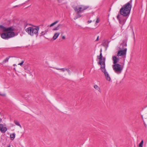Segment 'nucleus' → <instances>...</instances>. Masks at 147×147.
I'll return each instance as SVG.
<instances>
[{"label": "nucleus", "mask_w": 147, "mask_h": 147, "mask_svg": "<svg viewBox=\"0 0 147 147\" xmlns=\"http://www.w3.org/2000/svg\"><path fill=\"white\" fill-rule=\"evenodd\" d=\"M14 123L17 125L19 126L20 128H22V127L21 125L20 124L19 122L16 120H15L13 121Z\"/></svg>", "instance_id": "obj_14"}, {"label": "nucleus", "mask_w": 147, "mask_h": 147, "mask_svg": "<svg viewBox=\"0 0 147 147\" xmlns=\"http://www.w3.org/2000/svg\"><path fill=\"white\" fill-rule=\"evenodd\" d=\"M127 41L126 40H123V41L122 43L121 44L120 46L119 47V49H123L126 48L125 47H127Z\"/></svg>", "instance_id": "obj_11"}, {"label": "nucleus", "mask_w": 147, "mask_h": 147, "mask_svg": "<svg viewBox=\"0 0 147 147\" xmlns=\"http://www.w3.org/2000/svg\"><path fill=\"white\" fill-rule=\"evenodd\" d=\"M98 38H99V36H98L96 40V41H97L98 40Z\"/></svg>", "instance_id": "obj_30"}, {"label": "nucleus", "mask_w": 147, "mask_h": 147, "mask_svg": "<svg viewBox=\"0 0 147 147\" xmlns=\"http://www.w3.org/2000/svg\"><path fill=\"white\" fill-rule=\"evenodd\" d=\"M143 140H142L141 142L140 143L139 145V146L140 147H143Z\"/></svg>", "instance_id": "obj_21"}, {"label": "nucleus", "mask_w": 147, "mask_h": 147, "mask_svg": "<svg viewBox=\"0 0 147 147\" xmlns=\"http://www.w3.org/2000/svg\"><path fill=\"white\" fill-rule=\"evenodd\" d=\"M24 63V61H22L21 63H20L18 64V65H20V66H22L23 63Z\"/></svg>", "instance_id": "obj_23"}, {"label": "nucleus", "mask_w": 147, "mask_h": 147, "mask_svg": "<svg viewBox=\"0 0 147 147\" xmlns=\"http://www.w3.org/2000/svg\"><path fill=\"white\" fill-rule=\"evenodd\" d=\"M131 6L128 2L120 9L119 13L124 16H129L130 13Z\"/></svg>", "instance_id": "obj_2"}, {"label": "nucleus", "mask_w": 147, "mask_h": 147, "mask_svg": "<svg viewBox=\"0 0 147 147\" xmlns=\"http://www.w3.org/2000/svg\"><path fill=\"white\" fill-rule=\"evenodd\" d=\"M91 22H92V21L91 20H88V24L89 23H90Z\"/></svg>", "instance_id": "obj_28"}, {"label": "nucleus", "mask_w": 147, "mask_h": 147, "mask_svg": "<svg viewBox=\"0 0 147 147\" xmlns=\"http://www.w3.org/2000/svg\"><path fill=\"white\" fill-rule=\"evenodd\" d=\"M127 49L125 48L123 49H121L118 51L117 55L118 56H126Z\"/></svg>", "instance_id": "obj_9"}, {"label": "nucleus", "mask_w": 147, "mask_h": 147, "mask_svg": "<svg viewBox=\"0 0 147 147\" xmlns=\"http://www.w3.org/2000/svg\"><path fill=\"white\" fill-rule=\"evenodd\" d=\"M60 34V33L59 32L55 33L53 37V38L54 40L56 39Z\"/></svg>", "instance_id": "obj_13"}, {"label": "nucleus", "mask_w": 147, "mask_h": 147, "mask_svg": "<svg viewBox=\"0 0 147 147\" xmlns=\"http://www.w3.org/2000/svg\"><path fill=\"white\" fill-rule=\"evenodd\" d=\"M8 147H11V146L10 145H9Z\"/></svg>", "instance_id": "obj_36"}, {"label": "nucleus", "mask_w": 147, "mask_h": 147, "mask_svg": "<svg viewBox=\"0 0 147 147\" xmlns=\"http://www.w3.org/2000/svg\"><path fill=\"white\" fill-rule=\"evenodd\" d=\"M7 130V128L3 124H0V131L2 133H5Z\"/></svg>", "instance_id": "obj_10"}, {"label": "nucleus", "mask_w": 147, "mask_h": 147, "mask_svg": "<svg viewBox=\"0 0 147 147\" xmlns=\"http://www.w3.org/2000/svg\"><path fill=\"white\" fill-rule=\"evenodd\" d=\"M61 25H62L61 24H59L56 27L53 28V30H59V27L61 26Z\"/></svg>", "instance_id": "obj_16"}, {"label": "nucleus", "mask_w": 147, "mask_h": 147, "mask_svg": "<svg viewBox=\"0 0 147 147\" xmlns=\"http://www.w3.org/2000/svg\"><path fill=\"white\" fill-rule=\"evenodd\" d=\"M55 68L57 70H61L63 72H64L66 70H67V69L65 68Z\"/></svg>", "instance_id": "obj_18"}, {"label": "nucleus", "mask_w": 147, "mask_h": 147, "mask_svg": "<svg viewBox=\"0 0 147 147\" xmlns=\"http://www.w3.org/2000/svg\"><path fill=\"white\" fill-rule=\"evenodd\" d=\"M10 137L11 140H13L16 137L15 134V133H13L11 134H10Z\"/></svg>", "instance_id": "obj_15"}, {"label": "nucleus", "mask_w": 147, "mask_h": 147, "mask_svg": "<svg viewBox=\"0 0 147 147\" xmlns=\"http://www.w3.org/2000/svg\"><path fill=\"white\" fill-rule=\"evenodd\" d=\"M97 58L100 60L99 61L98 63V64L100 65V67L105 66V58L104 57H102V53H100L99 56H97Z\"/></svg>", "instance_id": "obj_5"}, {"label": "nucleus", "mask_w": 147, "mask_h": 147, "mask_svg": "<svg viewBox=\"0 0 147 147\" xmlns=\"http://www.w3.org/2000/svg\"><path fill=\"white\" fill-rule=\"evenodd\" d=\"M121 65L119 64H115L113 65V68L115 72L118 74L121 73L122 70Z\"/></svg>", "instance_id": "obj_7"}, {"label": "nucleus", "mask_w": 147, "mask_h": 147, "mask_svg": "<svg viewBox=\"0 0 147 147\" xmlns=\"http://www.w3.org/2000/svg\"><path fill=\"white\" fill-rule=\"evenodd\" d=\"M66 71H67V72L69 73H70V71L68 69H67V70H66Z\"/></svg>", "instance_id": "obj_26"}, {"label": "nucleus", "mask_w": 147, "mask_h": 147, "mask_svg": "<svg viewBox=\"0 0 147 147\" xmlns=\"http://www.w3.org/2000/svg\"><path fill=\"white\" fill-rule=\"evenodd\" d=\"M113 60L114 64H117V63L119 61V59L117 58L116 56H114L113 57Z\"/></svg>", "instance_id": "obj_12"}, {"label": "nucleus", "mask_w": 147, "mask_h": 147, "mask_svg": "<svg viewBox=\"0 0 147 147\" xmlns=\"http://www.w3.org/2000/svg\"><path fill=\"white\" fill-rule=\"evenodd\" d=\"M88 8V7L83 5H81L80 7L76 6L74 7V10L76 13V19L81 17V15L80 14V13L83 12L84 10L87 9Z\"/></svg>", "instance_id": "obj_3"}, {"label": "nucleus", "mask_w": 147, "mask_h": 147, "mask_svg": "<svg viewBox=\"0 0 147 147\" xmlns=\"http://www.w3.org/2000/svg\"><path fill=\"white\" fill-rule=\"evenodd\" d=\"M13 66H16V64H14V65H13Z\"/></svg>", "instance_id": "obj_34"}, {"label": "nucleus", "mask_w": 147, "mask_h": 147, "mask_svg": "<svg viewBox=\"0 0 147 147\" xmlns=\"http://www.w3.org/2000/svg\"><path fill=\"white\" fill-rule=\"evenodd\" d=\"M127 16H124L119 13L117 18L119 21V23L120 24L123 23L124 24L125 23L127 19Z\"/></svg>", "instance_id": "obj_6"}, {"label": "nucleus", "mask_w": 147, "mask_h": 147, "mask_svg": "<svg viewBox=\"0 0 147 147\" xmlns=\"http://www.w3.org/2000/svg\"><path fill=\"white\" fill-rule=\"evenodd\" d=\"M105 66L100 67V69L102 72L104 73L106 79L107 81H110L111 80L110 77L108 72L106 71L105 69Z\"/></svg>", "instance_id": "obj_8"}, {"label": "nucleus", "mask_w": 147, "mask_h": 147, "mask_svg": "<svg viewBox=\"0 0 147 147\" xmlns=\"http://www.w3.org/2000/svg\"><path fill=\"white\" fill-rule=\"evenodd\" d=\"M39 28L38 26H37V33H38V30H39Z\"/></svg>", "instance_id": "obj_29"}, {"label": "nucleus", "mask_w": 147, "mask_h": 147, "mask_svg": "<svg viewBox=\"0 0 147 147\" xmlns=\"http://www.w3.org/2000/svg\"><path fill=\"white\" fill-rule=\"evenodd\" d=\"M132 0H131L130 1V2L131 3V2H132Z\"/></svg>", "instance_id": "obj_35"}, {"label": "nucleus", "mask_w": 147, "mask_h": 147, "mask_svg": "<svg viewBox=\"0 0 147 147\" xmlns=\"http://www.w3.org/2000/svg\"><path fill=\"white\" fill-rule=\"evenodd\" d=\"M62 38L63 39H65V37L64 36H63L62 37Z\"/></svg>", "instance_id": "obj_31"}, {"label": "nucleus", "mask_w": 147, "mask_h": 147, "mask_svg": "<svg viewBox=\"0 0 147 147\" xmlns=\"http://www.w3.org/2000/svg\"><path fill=\"white\" fill-rule=\"evenodd\" d=\"M144 125H145V127H146V125L145 124V123H144Z\"/></svg>", "instance_id": "obj_33"}, {"label": "nucleus", "mask_w": 147, "mask_h": 147, "mask_svg": "<svg viewBox=\"0 0 147 147\" xmlns=\"http://www.w3.org/2000/svg\"><path fill=\"white\" fill-rule=\"evenodd\" d=\"M94 88L98 90V91L99 92H100V88L97 85H95L94 86Z\"/></svg>", "instance_id": "obj_17"}, {"label": "nucleus", "mask_w": 147, "mask_h": 147, "mask_svg": "<svg viewBox=\"0 0 147 147\" xmlns=\"http://www.w3.org/2000/svg\"><path fill=\"white\" fill-rule=\"evenodd\" d=\"M99 22H100V20H99V18H97V19H96V24L98 23H99Z\"/></svg>", "instance_id": "obj_22"}, {"label": "nucleus", "mask_w": 147, "mask_h": 147, "mask_svg": "<svg viewBox=\"0 0 147 147\" xmlns=\"http://www.w3.org/2000/svg\"><path fill=\"white\" fill-rule=\"evenodd\" d=\"M26 31L28 34L33 36L37 33V27H29L26 29Z\"/></svg>", "instance_id": "obj_4"}, {"label": "nucleus", "mask_w": 147, "mask_h": 147, "mask_svg": "<svg viewBox=\"0 0 147 147\" xmlns=\"http://www.w3.org/2000/svg\"><path fill=\"white\" fill-rule=\"evenodd\" d=\"M0 29L3 32L0 34L1 38L3 39H8L16 36L15 33L13 32L15 28L13 27H6L0 25Z\"/></svg>", "instance_id": "obj_1"}, {"label": "nucleus", "mask_w": 147, "mask_h": 147, "mask_svg": "<svg viewBox=\"0 0 147 147\" xmlns=\"http://www.w3.org/2000/svg\"><path fill=\"white\" fill-rule=\"evenodd\" d=\"M47 31H46L45 32L44 31L42 32H41V34L43 35H45L47 33Z\"/></svg>", "instance_id": "obj_24"}, {"label": "nucleus", "mask_w": 147, "mask_h": 147, "mask_svg": "<svg viewBox=\"0 0 147 147\" xmlns=\"http://www.w3.org/2000/svg\"><path fill=\"white\" fill-rule=\"evenodd\" d=\"M0 95L4 96H5V94L2 93L1 92H0Z\"/></svg>", "instance_id": "obj_25"}, {"label": "nucleus", "mask_w": 147, "mask_h": 147, "mask_svg": "<svg viewBox=\"0 0 147 147\" xmlns=\"http://www.w3.org/2000/svg\"><path fill=\"white\" fill-rule=\"evenodd\" d=\"M59 20H57L55 21V22H54L53 23L51 24V25H50V27H51L55 25L59 22Z\"/></svg>", "instance_id": "obj_19"}, {"label": "nucleus", "mask_w": 147, "mask_h": 147, "mask_svg": "<svg viewBox=\"0 0 147 147\" xmlns=\"http://www.w3.org/2000/svg\"><path fill=\"white\" fill-rule=\"evenodd\" d=\"M102 49H100V53H102Z\"/></svg>", "instance_id": "obj_32"}, {"label": "nucleus", "mask_w": 147, "mask_h": 147, "mask_svg": "<svg viewBox=\"0 0 147 147\" xmlns=\"http://www.w3.org/2000/svg\"><path fill=\"white\" fill-rule=\"evenodd\" d=\"M59 3H61L63 0H57Z\"/></svg>", "instance_id": "obj_27"}, {"label": "nucleus", "mask_w": 147, "mask_h": 147, "mask_svg": "<svg viewBox=\"0 0 147 147\" xmlns=\"http://www.w3.org/2000/svg\"><path fill=\"white\" fill-rule=\"evenodd\" d=\"M9 59V57H7L5 59H4L3 61V63H5L8 61Z\"/></svg>", "instance_id": "obj_20"}]
</instances>
